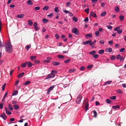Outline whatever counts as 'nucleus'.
<instances>
[{"instance_id": "f257e3e1", "label": "nucleus", "mask_w": 126, "mask_h": 126, "mask_svg": "<svg viewBox=\"0 0 126 126\" xmlns=\"http://www.w3.org/2000/svg\"><path fill=\"white\" fill-rule=\"evenodd\" d=\"M6 51L9 53H11L13 50L11 42H9L8 44H7L5 47Z\"/></svg>"}, {"instance_id": "f03ea898", "label": "nucleus", "mask_w": 126, "mask_h": 126, "mask_svg": "<svg viewBox=\"0 0 126 126\" xmlns=\"http://www.w3.org/2000/svg\"><path fill=\"white\" fill-rule=\"evenodd\" d=\"M82 97L81 95L79 94L78 96L77 99L76 101V102L77 104H79L81 101Z\"/></svg>"}, {"instance_id": "7ed1b4c3", "label": "nucleus", "mask_w": 126, "mask_h": 126, "mask_svg": "<svg viewBox=\"0 0 126 126\" xmlns=\"http://www.w3.org/2000/svg\"><path fill=\"white\" fill-rule=\"evenodd\" d=\"M72 32L76 35H78L79 34L78 30L76 28H73L72 29Z\"/></svg>"}, {"instance_id": "20e7f679", "label": "nucleus", "mask_w": 126, "mask_h": 126, "mask_svg": "<svg viewBox=\"0 0 126 126\" xmlns=\"http://www.w3.org/2000/svg\"><path fill=\"white\" fill-rule=\"evenodd\" d=\"M55 76L54 74L51 73V74H48L46 77V79H48L50 78H52L54 77Z\"/></svg>"}, {"instance_id": "39448f33", "label": "nucleus", "mask_w": 126, "mask_h": 126, "mask_svg": "<svg viewBox=\"0 0 126 126\" xmlns=\"http://www.w3.org/2000/svg\"><path fill=\"white\" fill-rule=\"evenodd\" d=\"M54 87V86H52L50 87L48 89L47 91V93L49 94L51 90Z\"/></svg>"}, {"instance_id": "423d86ee", "label": "nucleus", "mask_w": 126, "mask_h": 126, "mask_svg": "<svg viewBox=\"0 0 126 126\" xmlns=\"http://www.w3.org/2000/svg\"><path fill=\"white\" fill-rule=\"evenodd\" d=\"M51 59L50 58H47V60H45L43 61V62L45 63H49L50 62Z\"/></svg>"}, {"instance_id": "0eeeda50", "label": "nucleus", "mask_w": 126, "mask_h": 126, "mask_svg": "<svg viewBox=\"0 0 126 126\" xmlns=\"http://www.w3.org/2000/svg\"><path fill=\"white\" fill-rule=\"evenodd\" d=\"M90 14L91 16H92L94 17H97L96 14L94 12H92L90 13Z\"/></svg>"}, {"instance_id": "6e6552de", "label": "nucleus", "mask_w": 126, "mask_h": 126, "mask_svg": "<svg viewBox=\"0 0 126 126\" xmlns=\"http://www.w3.org/2000/svg\"><path fill=\"white\" fill-rule=\"evenodd\" d=\"M52 63L53 65H59L60 64V63L59 62L55 61L53 62Z\"/></svg>"}, {"instance_id": "1a4fd4ad", "label": "nucleus", "mask_w": 126, "mask_h": 126, "mask_svg": "<svg viewBox=\"0 0 126 126\" xmlns=\"http://www.w3.org/2000/svg\"><path fill=\"white\" fill-rule=\"evenodd\" d=\"M25 73L23 72H22L19 74V75H18V77L19 78H22L23 76V75Z\"/></svg>"}, {"instance_id": "9d476101", "label": "nucleus", "mask_w": 126, "mask_h": 126, "mask_svg": "<svg viewBox=\"0 0 126 126\" xmlns=\"http://www.w3.org/2000/svg\"><path fill=\"white\" fill-rule=\"evenodd\" d=\"M27 62H25L24 63H22L21 64V66L22 67L25 68L27 65Z\"/></svg>"}, {"instance_id": "9b49d317", "label": "nucleus", "mask_w": 126, "mask_h": 126, "mask_svg": "<svg viewBox=\"0 0 126 126\" xmlns=\"http://www.w3.org/2000/svg\"><path fill=\"white\" fill-rule=\"evenodd\" d=\"M27 62V64L28 66V67H30L32 66L33 64H32L31 62Z\"/></svg>"}, {"instance_id": "f8f14e48", "label": "nucleus", "mask_w": 126, "mask_h": 126, "mask_svg": "<svg viewBox=\"0 0 126 126\" xmlns=\"http://www.w3.org/2000/svg\"><path fill=\"white\" fill-rule=\"evenodd\" d=\"M91 42V40L86 41L85 42H83V44L85 45L86 44H90V43Z\"/></svg>"}, {"instance_id": "ddd939ff", "label": "nucleus", "mask_w": 126, "mask_h": 126, "mask_svg": "<svg viewBox=\"0 0 126 126\" xmlns=\"http://www.w3.org/2000/svg\"><path fill=\"white\" fill-rule=\"evenodd\" d=\"M107 52H112V49L111 48H107L105 50Z\"/></svg>"}, {"instance_id": "4468645a", "label": "nucleus", "mask_w": 126, "mask_h": 126, "mask_svg": "<svg viewBox=\"0 0 126 126\" xmlns=\"http://www.w3.org/2000/svg\"><path fill=\"white\" fill-rule=\"evenodd\" d=\"M66 97H68V98H67V99H68V100H70L71 99V95L70 94H68L66 96Z\"/></svg>"}, {"instance_id": "2eb2a0df", "label": "nucleus", "mask_w": 126, "mask_h": 126, "mask_svg": "<svg viewBox=\"0 0 126 126\" xmlns=\"http://www.w3.org/2000/svg\"><path fill=\"white\" fill-rule=\"evenodd\" d=\"M8 108L9 110H13V107H12V105L10 104L8 105Z\"/></svg>"}, {"instance_id": "dca6fc26", "label": "nucleus", "mask_w": 126, "mask_h": 126, "mask_svg": "<svg viewBox=\"0 0 126 126\" xmlns=\"http://www.w3.org/2000/svg\"><path fill=\"white\" fill-rule=\"evenodd\" d=\"M30 58L33 61L36 58V57L35 56H32L30 57Z\"/></svg>"}, {"instance_id": "f3484780", "label": "nucleus", "mask_w": 126, "mask_h": 126, "mask_svg": "<svg viewBox=\"0 0 126 126\" xmlns=\"http://www.w3.org/2000/svg\"><path fill=\"white\" fill-rule=\"evenodd\" d=\"M28 4L29 5H31L33 4V3L31 0H28L27 2Z\"/></svg>"}, {"instance_id": "a211bd4d", "label": "nucleus", "mask_w": 126, "mask_h": 126, "mask_svg": "<svg viewBox=\"0 0 126 126\" xmlns=\"http://www.w3.org/2000/svg\"><path fill=\"white\" fill-rule=\"evenodd\" d=\"M13 106L15 110H17L19 109V107L17 105H14Z\"/></svg>"}, {"instance_id": "6ab92c4d", "label": "nucleus", "mask_w": 126, "mask_h": 126, "mask_svg": "<svg viewBox=\"0 0 126 126\" xmlns=\"http://www.w3.org/2000/svg\"><path fill=\"white\" fill-rule=\"evenodd\" d=\"M104 50L103 49H102L100 50L99 51L98 53L100 54H102L104 53Z\"/></svg>"}, {"instance_id": "aec40b11", "label": "nucleus", "mask_w": 126, "mask_h": 126, "mask_svg": "<svg viewBox=\"0 0 126 126\" xmlns=\"http://www.w3.org/2000/svg\"><path fill=\"white\" fill-rule=\"evenodd\" d=\"M92 36V35L91 34H87L85 35V37H86L91 38Z\"/></svg>"}, {"instance_id": "412c9836", "label": "nucleus", "mask_w": 126, "mask_h": 126, "mask_svg": "<svg viewBox=\"0 0 126 126\" xmlns=\"http://www.w3.org/2000/svg\"><path fill=\"white\" fill-rule=\"evenodd\" d=\"M96 53V52L94 51H90L89 53L90 54L92 55L93 56V55H94L95 53Z\"/></svg>"}, {"instance_id": "4be33fe9", "label": "nucleus", "mask_w": 126, "mask_h": 126, "mask_svg": "<svg viewBox=\"0 0 126 126\" xmlns=\"http://www.w3.org/2000/svg\"><path fill=\"white\" fill-rule=\"evenodd\" d=\"M31 83V82L29 81H27L25 82H24L23 85H27L29 84L30 83Z\"/></svg>"}, {"instance_id": "5701e85b", "label": "nucleus", "mask_w": 126, "mask_h": 126, "mask_svg": "<svg viewBox=\"0 0 126 126\" xmlns=\"http://www.w3.org/2000/svg\"><path fill=\"white\" fill-rule=\"evenodd\" d=\"M0 117H2L4 120H6L7 118V117L6 115H0Z\"/></svg>"}, {"instance_id": "b1692460", "label": "nucleus", "mask_w": 126, "mask_h": 126, "mask_svg": "<svg viewBox=\"0 0 126 126\" xmlns=\"http://www.w3.org/2000/svg\"><path fill=\"white\" fill-rule=\"evenodd\" d=\"M73 20L75 22H77L78 21V18L75 16H73L72 18Z\"/></svg>"}, {"instance_id": "393cba45", "label": "nucleus", "mask_w": 126, "mask_h": 126, "mask_svg": "<svg viewBox=\"0 0 126 126\" xmlns=\"http://www.w3.org/2000/svg\"><path fill=\"white\" fill-rule=\"evenodd\" d=\"M24 15L23 14H20L17 16V17L19 18H21L23 17L24 16Z\"/></svg>"}, {"instance_id": "a878e982", "label": "nucleus", "mask_w": 126, "mask_h": 126, "mask_svg": "<svg viewBox=\"0 0 126 126\" xmlns=\"http://www.w3.org/2000/svg\"><path fill=\"white\" fill-rule=\"evenodd\" d=\"M57 57L60 59H63L64 58V57L62 55H57Z\"/></svg>"}, {"instance_id": "bb28decb", "label": "nucleus", "mask_w": 126, "mask_h": 126, "mask_svg": "<svg viewBox=\"0 0 126 126\" xmlns=\"http://www.w3.org/2000/svg\"><path fill=\"white\" fill-rule=\"evenodd\" d=\"M112 81H106L104 84V85H106L107 84H110L111 82Z\"/></svg>"}, {"instance_id": "cd10ccee", "label": "nucleus", "mask_w": 126, "mask_h": 126, "mask_svg": "<svg viewBox=\"0 0 126 126\" xmlns=\"http://www.w3.org/2000/svg\"><path fill=\"white\" fill-rule=\"evenodd\" d=\"M42 20L44 23H46L48 21V20L45 18H44Z\"/></svg>"}, {"instance_id": "c85d7f7f", "label": "nucleus", "mask_w": 126, "mask_h": 126, "mask_svg": "<svg viewBox=\"0 0 126 126\" xmlns=\"http://www.w3.org/2000/svg\"><path fill=\"white\" fill-rule=\"evenodd\" d=\"M93 113L94 114V117H96L97 115V113L94 110L93 111Z\"/></svg>"}, {"instance_id": "c756f323", "label": "nucleus", "mask_w": 126, "mask_h": 126, "mask_svg": "<svg viewBox=\"0 0 126 126\" xmlns=\"http://www.w3.org/2000/svg\"><path fill=\"white\" fill-rule=\"evenodd\" d=\"M106 14V11L103 12L100 15V16H105Z\"/></svg>"}, {"instance_id": "7c9ffc66", "label": "nucleus", "mask_w": 126, "mask_h": 126, "mask_svg": "<svg viewBox=\"0 0 126 126\" xmlns=\"http://www.w3.org/2000/svg\"><path fill=\"white\" fill-rule=\"evenodd\" d=\"M111 100L109 99H107L105 100L106 102L107 103L110 104L111 103Z\"/></svg>"}, {"instance_id": "2f4dec72", "label": "nucleus", "mask_w": 126, "mask_h": 126, "mask_svg": "<svg viewBox=\"0 0 126 126\" xmlns=\"http://www.w3.org/2000/svg\"><path fill=\"white\" fill-rule=\"evenodd\" d=\"M18 93V92L17 90H15L13 94V95H16Z\"/></svg>"}, {"instance_id": "473e14b6", "label": "nucleus", "mask_w": 126, "mask_h": 126, "mask_svg": "<svg viewBox=\"0 0 126 126\" xmlns=\"http://www.w3.org/2000/svg\"><path fill=\"white\" fill-rule=\"evenodd\" d=\"M119 108V106L117 105L116 106H114L112 107V108L113 109H116Z\"/></svg>"}, {"instance_id": "72a5a7b5", "label": "nucleus", "mask_w": 126, "mask_h": 126, "mask_svg": "<svg viewBox=\"0 0 126 126\" xmlns=\"http://www.w3.org/2000/svg\"><path fill=\"white\" fill-rule=\"evenodd\" d=\"M54 15V13H52L47 15V16L49 18H50L52 17Z\"/></svg>"}, {"instance_id": "f704fd0d", "label": "nucleus", "mask_w": 126, "mask_h": 126, "mask_svg": "<svg viewBox=\"0 0 126 126\" xmlns=\"http://www.w3.org/2000/svg\"><path fill=\"white\" fill-rule=\"evenodd\" d=\"M98 55L96 54H94V55H93V57L95 59H97L98 57Z\"/></svg>"}, {"instance_id": "c9c22d12", "label": "nucleus", "mask_w": 126, "mask_h": 126, "mask_svg": "<svg viewBox=\"0 0 126 126\" xmlns=\"http://www.w3.org/2000/svg\"><path fill=\"white\" fill-rule=\"evenodd\" d=\"M75 69H70L69 70V73H72L73 72L75 71Z\"/></svg>"}, {"instance_id": "e433bc0d", "label": "nucleus", "mask_w": 126, "mask_h": 126, "mask_svg": "<svg viewBox=\"0 0 126 126\" xmlns=\"http://www.w3.org/2000/svg\"><path fill=\"white\" fill-rule=\"evenodd\" d=\"M54 11L56 13H58L59 12L58 8V7L55 8L54 9Z\"/></svg>"}, {"instance_id": "4c0bfd02", "label": "nucleus", "mask_w": 126, "mask_h": 126, "mask_svg": "<svg viewBox=\"0 0 126 126\" xmlns=\"http://www.w3.org/2000/svg\"><path fill=\"white\" fill-rule=\"evenodd\" d=\"M28 24L30 25H32V22L31 20H29L28 21Z\"/></svg>"}, {"instance_id": "58836bf2", "label": "nucleus", "mask_w": 126, "mask_h": 126, "mask_svg": "<svg viewBox=\"0 0 126 126\" xmlns=\"http://www.w3.org/2000/svg\"><path fill=\"white\" fill-rule=\"evenodd\" d=\"M40 9V7L39 6H37L34 8V10L35 11L39 10Z\"/></svg>"}, {"instance_id": "ea45409f", "label": "nucleus", "mask_w": 126, "mask_h": 126, "mask_svg": "<svg viewBox=\"0 0 126 126\" xmlns=\"http://www.w3.org/2000/svg\"><path fill=\"white\" fill-rule=\"evenodd\" d=\"M49 9V7L47 6H45L43 8V10H45L46 11H47Z\"/></svg>"}, {"instance_id": "a19ab883", "label": "nucleus", "mask_w": 126, "mask_h": 126, "mask_svg": "<svg viewBox=\"0 0 126 126\" xmlns=\"http://www.w3.org/2000/svg\"><path fill=\"white\" fill-rule=\"evenodd\" d=\"M116 96H114L111 97H110V98L111 99L115 100L116 99Z\"/></svg>"}, {"instance_id": "79ce46f5", "label": "nucleus", "mask_w": 126, "mask_h": 126, "mask_svg": "<svg viewBox=\"0 0 126 126\" xmlns=\"http://www.w3.org/2000/svg\"><path fill=\"white\" fill-rule=\"evenodd\" d=\"M119 18L120 19V20L121 21H122L124 20V17L123 16H120Z\"/></svg>"}, {"instance_id": "37998d69", "label": "nucleus", "mask_w": 126, "mask_h": 126, "mask_svg": "<svg viewBox=\"0 0 126 126\" xmlns=\"http://www.w3.org/2000/svg\"><path fill=\"white\" fill-rule=\"evenodd\" d=\"M115 9L116 12H117L119 11V7L118 6H116L115 7Z\"/></svg>"}, {"instance_id": "c03bdc74", "label": "nucleus", "mask_w": 126, "mask_h": 126, "mask_svg": "<svg viewBox=\"0 0 126 126\" xmlns=\"http://www.w3.org/2000/svg\"><path fill=\"white\" fill-rule=\"evenodd\" d=\"M70 61L71 60L70 59H68L64 60V62L65 63H69Z\"/></svg>"}, {"instance_id": "a18cd8bd", "label": "nucleus", "mask_w": 126, "mask_h": 126, "mask_svg": "<svg viewBox=\"0 0 126 126\" xmlns=\"http://www.w3.org/2000/svg\"><path fill=\"white\" fill-rule=\"evenodd\" d=\"M105 42L104 41L103 39L99 41V42L101 44H103Z\"/></svg>"}, {"instance_id": "49530a36", "label": "nucleus", "mask_w": 126, "mask_h": 126, "mask_svg": "<svg viewBox=\"0 0 126 126\" xmlns=\"http://www.w3.org/2000/svg\"><path fill=\"white\" fill-rule=\"evenodd\" d=\"M95 34L97 36H98L99 35V32L98 31H97L95 32Z\"/></svg>"}, {"instance_id": "de8ad7c7", "label": "nucleus", "mask_w": 126, "mask_h": 126, "mask_svg": "<svg viewBox=\"0 0 126 126\" xmlns=\"http://www.w3.org/2000/svg\"><path fill=\"white\" fill-rule=\"evenodd\" d=\"M117 32V33L119 34H120L122 32V30L121 29H119V30H118Z\"/></svg>"}, {"instance_id": "09e8293b", "label": "nucleus", "mask_w": 126, "mask_h": 126, "mask_svg": "<svg viewBox=\"0 0 126 126\" xmlns=\"http://www.w3.org/2000/svg\"><path fill=\"white\" fill-rule=\"evenodd\" d=\"M89 8H88L85 9L84 10L85 12L88 14L89 13Z\"/></svg>"}, {"instance_id": "8fccbe9b", "label": "nucleus", "mask_w": 126, "mask_h": 126, "mask_svg": "<svg viewBox=\"0 0 126 126\" xmlns=\"http://www.w3.org/2000/svg\"><path fill=\"white\" fill-rule=\"evenodd\" d=\"M125 50V49L124 48H122L119 51L120 52H122L124 51Z\"/></svg>"}, {"instance_id": "3c124183", "label": "nucleus", "mask_w": 126, "mask_h": 126, "mask_svg": "<svg viewBox=\"0 0 126 126\" xmlns=\"http://www.w3.org/2000/svg\"><path fill=\"white\" fill-rule=\"evenodd\" d=\"M5 85H6V83H4L3 85L2 86V90L3 91H4V90L5 89Z\"/></svg>"}, {"instance_id": "603ef678", "label": "nucleus", "mask_w": 126, "mask_h": 126, "mask_svg": "<svg viewBox=\"0 0 126 126\" xmlns=\"http://www.w3.org/2000/svg\"><path fill=\"white\" fill-rule=\"evenodd\" d=\"M120 61L121 62L122 61V62H123L124 60V57L123 56H122L121 57V58H120Z\"/></svg>"}, {"instance_id": "864d4df0", "label": "nucleus", "mask_w": 126, "mask_h": 126, "mask_svg": "<svg viewBox=\"0 0 126 126\" xmlns=\"http://www.w3.org/2000/svg\"><path fill=\"white\" fill-rule=\"evenodd\" d=\"M71 4V3L70 2H68L66 3V6L68 7Z\"/></svg>"}, {"instance_id": "5fc2aeb1", "label": "nucleus", "mask_w": 126, "mask_h": 126, "mask_svg": "<svg viewBox=\"0 0 126 126\" xmlns=\"http://www.w3.org/2000/svg\"><path fill=\"white\" fill-rule=\"evenodd\" d=\"M86 104V105L85 107V109H88L89 106V104L88 103H87L86 102L85 103Z\"/></svg>"}, {"instance_id": "6e6d98bb", "label": "nucleus", "mask_w": 126, "mask_h": 126, "mask_svg": "<svg viewBox=\"0 0 126 126\" xmlns=\"http://www.w3.org/2000/svg\"><path fill=\"white\" fill-rule=\"evenodd\" d=\"M109 44L111 45H112L113 44V42L112 40H110L108 42Z\"/></svg>"}, {"instance_id": "4d7b16f0", "label": "nucleus", "mask_w": 126, "mask_h": 126, "mask_svg": "<svg viewBox=\"0 0 126 126\" xmlns=\"http://www.w3.org/2000/svg\"><path fill=\"white\" fill-rule=\"evenodd\" d=\"M120 28L119 27H117L115 28L114 29V31H118V30H119L120 29Z\"/></svg>"}, {"instance_id": "13d9d810", "label": "nucleus", "mask_w": 126, "mask_h": 126, "mask_svg": "<svg viewBox=\"0 0 126 126\" xmlns=\"http://www.w3.org/2000/svg\"><path fill=\"white\" fill-rule=\"evenodd\" d=\"M115 59V57L114 55L112 56L111 57V59L112 60H114Z\"/></svg>"}, {"instance_id": "bf43d9fd", "label": "nucleus", "mask_w": 126, "mask_h": 126, "mask_svg": "<svg viewBox=\"0 0 126 126\" xmlns=\"http://www.w3.org/2000/svg\"><path fill=\"white\" fill-rule=\"evenodd\" d=\"M107 27L109 29L111 30L112 29V27L110 26H107Z\"/></svg>"}, {"instance_id": "052dcab7", "label": "nucleus", "mask_w": 126, "mask_h": 126, "mask_svg": "<svg viewBox=\"0 0 126 126\" xmlns=\"http://www.w3.org/2000/svg\"><path fill=\"white\" fill-rule=\"evenodd\" d=\"M31 47V45H29L27 46L26 47L27 48V50H28L29 49H30Z\"/></svg>"}, {"instance_id": "680f3d73", "label": "nucleus", "mask_w": 126, "mask_h": 126, "mask_svg": "<svg viewBox=\"0 0 126 126\" xmlns=\"http://www.w3.org/2000/svg\"><path fill=\"white\" fill-rule=\"evenodd\" d=\"M93 67V65H89L87 66V68L88 69H90L92 68Z\"/></svg>"}, {"instance_id": "e2e57ef3", "label": "nucleus", "mask_w": 126, "mask_h": 126, "mask_svg": "<svg viewBox=\"0 0 126 126\" xmlns=\"http://www.w3.org/2000/svg\"><path fill=\"white\" fill-rule=\"evenodd\" d=\"M97 1V0H92V2L93 3H95Z\"/></svg>"}, {"instance_id": "0e129e2a", "label": "nucleus", "mask_w": 126, "mask_h": 126, "mask_svg": "<svg viewBox=\"0 0 126 126\" xmlns=\"http://www.w3.org/2000/svg\"><path fill=\"white\" fill-rule=\"evenodd\" d=\"M55 37L56 38L58 39L59 38V35L58 34H55Z\"/></svg>"}, {"instance_id": "69168bd1", "label": "nucleus", "mask_w": 126, "mask_h": 126, "mask_svg": "<svg viewBox=\"0 0 126 126\" xmlns=\"http://www.w3.org/2000/svg\"><path fill=\"white\" fill-rule=\"evenodd\" d=\"M6 113L7 114H8L9 115H10L12 114L11 112L8 110L6 111Z\"/></svg>"}, {"instance_id": "338daca9", "label": "nucleus", "mask_w": 126, "mask_h": 126, "mask_svg": "<svg viewBox=\"0 0 126 126\" xmlns=\"http://www.w3.org/2000/svg\"><path fill=\"white\" fill-rule=\"evenodd\" d=\"M34 29L36 31H37L39 29V28L37 26L34 27Z\"/></svg>"}, {"instance_id": "774afa93", "label": "nucleus", "mask_w": 126, "mask_h": 126, "mask_svg": "<svg viewBox=\"0 0 126 126\" xmlns=\"http://www.w3.org/2000/svg\"><path fill=\"white\" fill-rule=\"evenodd\" d=\"M85 69V67L84 66H81L80 67V70L81 71H83Z\"/></svg>"}]
</instances>
